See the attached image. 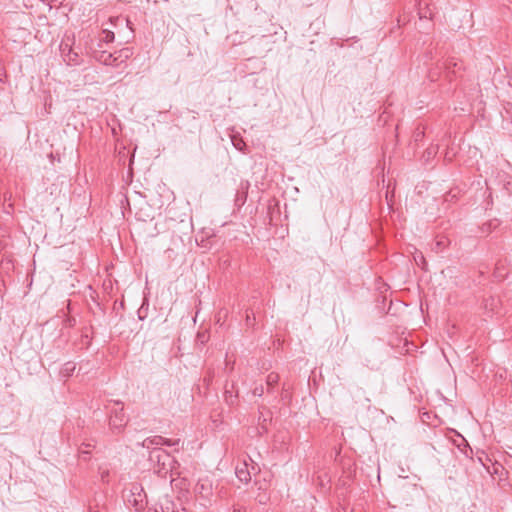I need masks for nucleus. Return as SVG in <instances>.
I'll return each mask as SVG.
<instances>
[{"mask_svg": "<svg viewBox=\"0 0 512 512\" xmlns=\"http://www.w3.org/2000/svg\"><path fill=\"white\" fill-rule=\"evenodd\" d=\"M147 496L143 487L138 483H133L130 488V494L127 496V502L137 511L143 510L147 505Z\"/></svg>", "mask_w": 512, "mask_h": 512, "instance_id": "f257e3e1", "label": "nucleus"}, {"mask_svg": "<svg viewBox=\"0 0 512 512\" xmlns=\"http://www.w3.org/2000/svg\"><path fill=\"white\" fill-rule=\"evenodd\" d=\"M110 413L109 425L111 429L120 432L128 423L122 404L115 402L114 407L110 409Z\"/></svg>", "mask_w": 512, "mask_h": 512, "instance_id": "f03ea898", "label": "nucleus"}, {"mask_svg": "<svg viewBox=\"0 0 512 512\" xmlns=\"http://www.w3.org/2000/svg\"><path fill=\"white\" fill-rule=\"evenodd\" d=\"M194 492L201 499L209 501L213 495L212 481L207 477L200 478L194 487Z\"/></svg>", "mask_w": 512, "mask_h": 512, "instance_id": "7ed1b4c3", "label": "nucleus"}, {"mask_svg": "<svg viewBox=\"0 0 512 512\" xmlns=\"http://www.w3.org/2000/svg\"><path fill=\"white\" fill-rule=\"evenodd\" d=\"M60 50L64 61L69 65H79L81 63V57L68 43L62 42Z\"/></svg>", "mask_w": 512, "mask_h": 512, "instance_id": "20e7f679", "label": "nucleus"}, {"mask_svg": "<svg viewBox=\"0 0 512 512\" xmlns=\"http://www.w3.org/2000/svg\"><path fill=\"white\" fill-rule=\"evenodd\" d=\"M170 459V455L164 449H153L149 453V461L157 463L161 467H165L166 462Z\"/></svg>", "mask_w": 512, "mask_h": 512, "instance_id": "39448f33", "label": "nucleus"}, {"mask_svg": "<svg viewBox=\"0 0 512 512\" xmlns=\"http://www.w3.org/2000/svg\"><path fill=\"white\" fill-rule=\"evenodd\" d=\"M93 57L104 65H114L117 60L112 53L101 49L94 50Z\"/></svg>", "mask_w": 512, "mask_h": 512, "instance_id": "423d86ee", "label": "nucleus"}, {"mask_svg": "<svg viewBox=\"0 0 512 512\" xmlns=\"http://www.w3.org/2000/svg\"><path fill=\"white\" fill-rule=\"evenodd\" d=\"M163 444H164V437L158 436V435L153 436V437H148L145 440H143V442L141 443L142 447L151 449V451L153 449H160L158 446H161Z\"/></svg>", "mask_w": 512, "mask_h": 512, "instance_id": "0eeeda50", "label": "nucleus"}, {"mask_svg": "<svg viewBox=\"0 0 512 512\" xmlns=\"http://www.w3.org/2000/svg\"><path fill=\"white\" fill-rule=\"evenodd\" d=\"M235 474L239 481L243 483H248L251 480V473L248 470L246 462H244L241 466L236 467Z\"/></svg>", "mask_w": 512, "mask_h": 512, "instance_id": "6e6552de", "label": "nucleus"}, {"mask_svg": "<svg viewBox=\"0 0 512 512\" xmlns=\"http://www.w3.org/2000/svg\"><path fill=\"white\" fill-rule=\"evenodd\" d=\"M418 14H419V17L421 19L423 18H432V12L429 8V5L423 1V0H420L419 1V4H418Z\"/></svg>", "mask_w": 512, "mask_h": 512, "instance_id": "1a4fd4ad", "label": "nucleus"}, {"mask_svg": "<svg viewBox=\"0 0 512 512\" xmlns=\"http://www.w3.org/2000/svg\"><path fill=\"white\" fill-rule=\"evenodd\" d=\"M438 150H439V146L438 145H431L429 146L423 153V160L424 162H429L431 159H433L437 153H438Z\"/></svg>", "mask_w": 512, "mask_h": 512, "instance_id": "9d476101", "label": "nucleus"}, {"mask_svg": "<svg viewBox=\"0 0 512 512\" xmlns=\"http://www.w3.org/2000/svg\"><path fill=\"white\" fill-rule=\"evenodd\" d=\"M279 381V375L277 373L271 372L266 379V384L268 386V391H270L271 388H273L275 385H277Z\"/></svg>", "mask_w": 512, "mask_h": 512, "instance_id": "9b49d317", "label": "nucleus"}, {"mask_svg": "<svg viewBox=\"0 0 512 512\" xmlns=\"http://www.w3.org/2000/svg\"><path fill=\"white\" fill-rule=\"evenodd\" d=\"M231 141L237 150L244 151L246 144L240 136L233 135Z\"/></svg>", "mask_w": 512, "mask_h": 512, "instance_id": "f8f14e48", "label": "nucleus"}, {"mask_svg": "<svg viewBox=\"0 0 512 512\" xmlns=\"http://www.w3.org/2000/svg\"><path fill=\"white\" fill-rule=\"evenodd\" d=\"M75 370V363L73 362H66L61 369V374L65 377H69L72 375V373Z\"/></svg>", "mask_w": 512, "mask_h": 512, "instance_id": "ddd939ff", "label": "nucleus"}, {"mask_svg": "<svg viewBox=\"0 0 512 512\" xmlns=\"http://www.w3.org/2000/svg\"><path fill=\"white\" fill-rule=\"evenodd\" d=\"M102 34L103 37L100 39V42L111 43L115 39L114 33L110 30H103Z\"/></svg>", "mask_w": 512, "mask_h": 512, "instance_id": "4468645a", "label": "nucleus"}, {"mask_svg": "<svg viewBox=\"0 0 512 512\" xmlns=\"http://www.w3.org/2000/svg\"><path fill=\"white\" fill-rule=\"evenodd\" d=\"M224 397H225V401L227 402V404L233 405L235 403L236 396L233 395L232 390H229L226 388L225 392H224Z\"/></svg>", "mask_w": 512, "mask_h": 512, "instance_id": "2eb2a0df", "label": "nucleus"}, {"mask_svg": "<svg viewBox=\"0 0 512 512\" xmlns=\"http://www.w3.org/2000/svg\"><path fill=\"white\" fill-rule=\"evenodd\" d=\"M414 260H415L416 264L418 266H421L422 268H424V266L426 265V261H425L424 256L422 255V253L416 254L414 256Z\"/></svg>", "mask_w": 512, "mask_h": 512, "instance_id": "dca6fc26", "label": "nucleus"}, {"mask_svg": "<svg viewBox=\"0 0 512 512\" xmlns=\"http://www.w3.org/2000/svg\"><path fill=\"white\" fill-rule=\"evenodd\" d=\"M175 504L173 502L167 501L165 505L161 506L162 512H174Z\"/></svg>", "mask_w": 512, "mask_h": 512, "instance_id": "f3484780", "label": "nucleus"}, {"mask_svg": "<svg viewBox=\"0 0 512 512\" xmlns=\"http://www.w3.org/2000/svg\"><path fill=\"white\" fill-rule=\"evenodd\" d=\"M179 442H180L179 439H177V440H170V439L164 438V444L163 445L175 446V445H178Z\"/></svg>", "mask_w": 512, "mask_h": 512, "instance_id": "a211bd4d", "label": "nucleus"}, {"mask_svg": "<svg viewBox=\"0 0 512 512\" xmlns=\"http://www.w3.org/2000/svg\"><path fill=\"white\" fill-rule=\"evenodd\" d=\"M264 393V389H263V386H260V387H256L254 390H253V394L255 396H259L261 397Z\"/></svg>", "mask_w": 512, "mask_h": 512, "instance_id": "6ab92c4d", "label": "nucleus"}, {"mask_svg": "<svg viewBox=\"0 0 512 512\" xmlns=\"http://www.w3.org/2000/svg\"><path fill=\"white\" fill-rule=\"evenodd\" d=\"M100 475H101V480L103 482H107L108 481V476H109V470H102L100 472Z\"/></svg>", "mask_w": 512, "mask_h": 512, "instance_id": "aec40b11", "label": "nucleus"}, {"mask_svg": "<svg viewBox=\"0 0 512 512\" xmlns=\"http://www.w3.org/2000/svg\"><path fill=\"white\" fill-rule=\"evenodd\" d=\"M423 136H424V132H423V131H420V130H418V129H417V131L415 132V135H414L415 140H416V141H418V140H420Z\"/></svg>", "mask_w": 512, "mask_h": 512, "instance_id": "412c9836", "label": "nucleus"}, {"mask_svg": "<svg viewBox=\"0 0 512 512\" xmlns=\"http://www.w3.org/2000/svg\"><path fill=\"white\" fill-rule=\"evenodd\" d=\"M232 512H246V509L241 507V506H239V505H234Z\"/></svg>", "mask_w": 512, "mask_h": 512, "instance_id": "4be33fe9", "label": "nucleus"}, {"mask_svg": "<svg viewBox=\"0 0 512 512\" xmlns=\"http://www.w3.org/2000/svg\"><path fill=\"white\" fill-rule=\"evenodd\" d=\"M142 307L138 310V317L140 320L143 319V314H141Z\"/></svg>", "mask_w": 512, "mask_h": 512, "instance_id": "5701e85b", "label": "nucleus"}, {"mask_svg": "<svg viewBox=\"0 0 512 512\" xmlns=\"http://www.w3.org/2000/svg\"><path fill=\"white\" fill-rule=\"evenodd\" d=\"M174 512H187L185 508H182L181 510L177 509L175 506Z\"/></svg>", "mask_w": 512, "mask_h": 512, "instance_id": "b1692460", "label": "nucleus"}, {"mask_svg": "<svg viewBox=\"0 0 512 512\" xmlns=\"http://www.w3.org/2000/svg\"><path fill=\"white\" fill-rule=\"evenodd\" d=\"M89 510H90V512H98V511H93V508L91 506L89 507Z\"/></svg>", "mask_w": 512, "mask_h": 512, "instance_id": "393cba45", "label": "nucleus"}]
</instances>
